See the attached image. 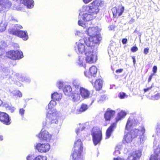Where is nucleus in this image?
Returning <instances> with one entry per match:
<instances>
[{
  "label": "nucleus",
  "mask_w": 160,
  "mask_h": 160,
  "mask_svg": "<svg viewBox=\"0 0 160 160\" xmlns=\"http://www.w3.org/2000/svg\"><path fill=\"white\" fill-rule=\"evenodd\" d=\"M113 160H123V159L119 158H114Z\"/></svg>",
  "instance_id": "nucleus-64"
},
{
  "label": "nucleus",
  "mask_w": 160,
  "mask_h": 160,
  "mask_svg": "<svg viewBox=\"0 0 160 160\" xmlns=\"http://www.w3.org/2000/svg\"><path fill=\"white\" fill-rule=\"evenodd\" d=\"M152 98L153 100H158L160 98V93H157L154 95L152 96Z\"/></svg>",
  "instance_id": "nucleus-39"
},
{
  "label": "nucleus",
  "mask_w": 160,
  "mask_h": 160,
  "mask_svg": "<svg viewBox=\"0 0 160 160\" xmlns=\"http://www.w3.org/2000/svg\"><path fill=\"white\" fill-rule=\"evenodd\" d=\"M124 9L123 6H119L117 8L116 7L113 8L112 12L114 18L118 17L121 16L122 14Z\"/></svg>",
  "instance_id": "nucleus-14"
},
{
  "label": "nucleus",
  "mask_w": 160,
  "mask_h": 160,
  "mask_svg": "<svg viewBox=\"0 0 160 160\" xmlns=\"http://www.w3.org/2000/svg\"><path fill=\"white\" fill-rule=\"evenodd\" d=\"M33 156L31 154L28 155L26 158L27 160H32L33 158Z\"/></svg>",
  "instance_id": "nucleus-48"
},
{
  "label": "nucleus",
  "mask_w": 160,
  "mask_h": 160,
  "mask_svg": "<svg viewBox=\"0 0 160 160\" xmlns=\"http://www.w3.org/2000/svg\"><path fill=\"white\" fill-rule=\"evenodd\" d=\"M83 2L85 3H87L88 2H90L92 0H83Z\"/></svg>",
  "instance_id": "nucleus-62"
},
{
  "label": "nucleus",
  "mask_w": 160,
  "mask_h": 160,
  "mask_svg": "<svg viewBox=\"0 0 160 160\" xmlns=\"http://www.w3.org/2000/svg\"><path fill=\"white\" fill-rule=\"evenodd\" d=\"M35 148L40 152H46L49 150L50 145L48 143H39L36 145Z\"/></svg>",
  "instance_id": "nucleus-12"
},
{
  "label": "nucleus",
  "mask_w": 160,
  "mask_h": 160,
  "mask_svg": "<svg viewBox=\"0 0 160 160\" xmlns=\"http://www.w3.org/2000/svg\"><path fill=\"white\" fill-rule=\"evenodd\" d=\"M126 115V113L123 111H121L120 112L118 113V117L116 119V122H117L118 121L121 120L122 118L125 117Z\"/></svg>",
  "instance_id": "nucleus-31"
},
{
  "label": "nucleus",
  "mask_w": 160,
  "mask_h": 160,
  "mask_svg": "<svg viewBox=\"0 0 160 160\" xmlns=\"http://www.w3.org/2000/svg\"><path fill=\"white\" fill-rule=\"evenodd\" d=\"M122 71H123V69H118L116 71V73H121V72H122Z\"/></svg>",
  "instance_id": "nucleus-60"
},
{
  "label": "nucleus",
  "mask_w": 160,
  "mask_h": 160,
  "mask_svg": "<svg viewBox=\"0 0 160 160\" xmlns=\"http://www.w3.org/2000/svg\"><path fill=\"white\" fill-rule=\"evenodd\" d=\"M76 35H78V36L82 37V38H84L85 39L86 38H84V35L83 34L82 32L80 31H77V32L75 33ZM84 38H83V39Z\"/></svg>",
  "instance_id": "nucleus-42"
},
{
  "label": "nucleus",
  "mask_w": 160,
  "mask_h": 160,
  "mask_svg": "<svg viewBox=\"0 0 160 160\" xmlns=\"http://www.w3.org/2000/svg\"><path fill=\"white\" fill-rule=\"evenodd\" d=\"M57 122L58 120L56 114L54 112L53 113L49 112V113L47 114L46 120L43 122V124L44 125L46 126L47 125L57 123Z\"/></svg>",
  "instance_id": "nucleus-7"
},
{
  "label": "nucleus",
  "mask_w": 160,
  "mask_h": 160,
  "mask_svg": "<svg viewBox=\"0 0 160 160\" xmlns=\"http://www.w3.org/2000/svg\"><path fill=\"white\" fill-rule=\"evenodd\" d=\"M138 129L139 131L138 132V136L140 135L139 139L140 143L143 144L146 139V138L145 137L144 135L145 131V128L143 126H142L140 127Z\"/></svg>",
  "instance_id": "nucleus-19"
},
{
  "label": "nucleus",
  "mask_w": 160,
  "mask_h": 160,
  "mask_svg": "<svg viewBox=\"0 0 160 160\" xmlns=\"http://www.w3.org/2000/svg\"><path fill=\"white\" fill-rule=\"evenodd\" d=\"M74 48L75 50L77 53H82L84 52L85 53V50L87 46L86 47L83 43L76 42Z\"/></svg>",
  "instance_id": "nucleus-16"
},
{
  "label": "nucleus",
  "mask_w": 160,
  "mask_h": 160,
  "mask_svg": "<svg viewBox=\"0 0 160 160\" xmlns=\"http://www.w3.org/2000/svg\"><path fill=\"white\" fill-rule=\"evenodd\" d=\"M18 79L22 82L25 81L27 82H30V79L29 78L23 77L21 75H19L18 77Z\"/></svg>",
  "instance_id": "nucleus-32"
},
{
  "label": "nucleus",
  "mask_w": 160,
  "mask_h": 160,
  "mask_svg": "<svg viewBox=\"0 0 160 160\" xmlns=\"http://www.w3.org/2000/svg\"><path fill=\"white\" fill-rule=\"evenodd\" d=\"M2 67H3L2 65V64L1 65H0V70H2L3 72H5L6 69L4 68H2Z\"/></svg>",
  "instance_id": "nucleus-59"
},
{
  "label": "nucleus",
  "mask_w": 160,
  "mask_h": 160,
  "mask_svg": "<svg viewBox=\"0 0 160 160\" xmlns=\"http://www.w3.org/2000/svg\"><path fill=\"white\" fill-rule=\"evenodd\" d=\"M120 153V151L118 150V148L116 147L115 149V150L113 154L114 155L117 156Z\"/></svg>",
  "instance_id": "nucleus-45"
},
{
  "label": "nucleus",
  "mask_w": 160,
  "mask_h": 160,
  "mask_svg": "<svg viewBox=\"0 0 160 160\" xmlns=\"http://www.w3.org/2000/svg\"><path fill=\"white\" fill-rule=\"evenodd\" d=\"M56 104V102L55 101H51L50 103L48 104V107H46V109L47 110V114L49 113V112L53 113V112H54L55 111L52 110V107L54 106Z\"/></svg>",
  "instance_id": "nucleus-24"
},
{
  "label": "nucleus",
  "mask_w": 160,
  "mask_h": 160,
  "mask_svg": "<svg viewBox=\"0 0 160 160\" xmlns=\"http://www.w3.org/2000/svg\"><path fill=\"white\" fill-rule=\"evenodd\" d=\"M72 88L69 85L65 86L63 88V92L66 95L70 96L72 94Z\"/></svg>",
  "instance_id": "nucleus-27"
},
{
  "label": "nucleus",
  "mask_w": 160,
  "mask_h": 160,
  "mask_svg": "<svg viewBox=\"0 0 160 160\" xmlns=\"http://www.w3.org/2000/svg\"><path fill=\"white\" fill-rule=\"evenodd\" d=\"M142 153V151L138 150L136 151L133 154V156H134L135 159L136 160L137 158H139L141 156Z\"/></svg>",
  "instance_id": "nucleus-30"
},
{
  "label": "nucleus",
  "mask_w": 160,
  "mask_h": 160,
  "mask_svg": "<svg viewBox=\"0 0 160 160\" xmlns=\"http://www.w3.org/2000/svg\"><path fill=\"white\" fill-rule=\"evenodd\" d=\"M38 137L41 141L48 142L50 140L52 136L47 131H43L42 129L40 133L38 134Z\"/></svg>",
  "instance_id": "nucleus-11"
},
{
  "label": "nucleus",
  "mask_w": 160,
  "mask_h": 160,
  "mask_svg": "<svg viewBox=\"0 0 160 160\" xmlns=\"http://www.w3.org/2000/svg\"><path fill=\"white\" fill-rule=\"evenodd\" d=\"M157 67L156 66H154L152 68V71L153 72L154 74L155 73H156L157 71Z\"/></svg>",
  "instance_id": "nucleus-52"
},
{
  "label": "nucleus",
  "mask_w": 160,
  "mask_h": 160,
  "mask_svg": "<svg viewBox=\"0 0 160 160\" xmlns=\"http://www.w3.org/2000/svg\"><path fill=\"white\" fill-rule=\"evenodd\" d=\"M82 149L81 140L78 139L74 143V151L72 154L73 160H84L81 158V156Z\"/></svg>",
  "instance_id": "nucleus-3"
},
{
  "label": "nucleus",
  "mask_w": 160,
  "mask_h": 160,
  "mask_svg": "<svg viewBox=\"0 0 160 160\" xmlns=\"http://www.w3.org/2000/svg\"><path fill=\"white\" fill-rule=\"evenodd\" d=\"M99 32V29L97 27H92L89 28L86 31V33L90 37H92L96 35Z\"/></svg>",
  "instance_id": "nucleus-17"
},
{
  "label": "nucleus",
  "mask_w": 160,
  "mask_h": 160,
  "mask_svg": "<svg viewBox=\"0 0 160 160\" xmlns=\"http://www.w3.org/2000/svg\"><path fill=\"white\" fill-rule=\"evenodd\" d=\"M81 127H82V128L81 129L80 128L79 129L78 128V129L76 130V132L77 135H78L80 132L82 131L83 129H84L85 128V127L83 125H82Z\"/></svg>",
  "instance_id": "nucleus-43"
},
{
  "label": "nucleus",
  "mask_w": 160,
  "mask_h": 160,
  "mask_svg": "<svg viewBox=\"0 0 160 160\" xmlns=\"http://www.w3.org/2000/svg\"><path fill=\"white\" fill-rule=\"evenodd\" d=\"M152 85L150 87L148 88H145L143 90L144 92H146L149 90H150L151 88H152Z\"/></svg>",
  "instance_id": "nucleus-51"
},
{
  "label": "nucleus",
  "mask_w": 160,
  "mask_h": 160,
  "mask_svg": "<svg viewBox=\"0 0 160 160\" xmlns=\"http://www.w3.org/2000/svg\"><path fill=\"white\" fill-rule=\"evenodd\" d=\"M33 160H47V158L46 156L39 155L36 157Z\"/></svg>",
  "instance_id": "nucleus-36"
},
{
  "label": "nucleus",
  "mask_w": 160,
  "mask_h": 160,
  "mask_svg": "<svg viewBox=\"0 0 160 160\" xmlns=\"http://www.w3.org/2000/svg\"><path fill=\"white\" fill-rule=\"evenodd\" d=\"M138 130L136 129H132L130 132L125 135L124 138L127 143H129L131 142L132 138H135L138 136Z\"/></svg>",
  "instance_id": "nucleus-10"
},
{
  "label": "nucleus",
  "mask_w": 160,
  "mask_h": 160,
  "mask_svg": "<svg viewBox=\"0 0 160 160\" xmlns=\"http://www.w3.org/2000/svg\"><path fill=\"white\" fill-rule=\"evenodd\" d=\"M5 17L6 19L9 21H14L15 19L13 18V17L10 14L7 13L5 15Z\"/></svg>",
  "instance_id": "nucleus-38"
},
{
  "label": "nucleus",
  "mask_w": 160,
  "mask_h": 160,
  "mask_svg": "<svg viewBox=\"0 0 160 160\" xmlns=\"http://www.w3.org/2000/svg\"><path fill=\"white\" fill-rule=\"evenodd\" d=\"M97 72V69L95 66L91 67L89 69V73L90 74L91 77H95L96 76Z\"/></svg>",
  "instance_id": "nucleus-28"
},
{
  "label": "nucleus",
  "mask_w": 160,
  "mask_h": 160,
  "mask_svg": "<svg viewBox=\"0 0 160 160\" xmlns=\"http://www.w3.org/2000/svg\"><path fill=\"white\" fill-rule=\"evenodd\" d=\"M72 84L76 88H78L80 87V83L77 80H73L72 82Z\"/></svg>",
  "instance_id": "nucleus-34"
},
{
  "label": "nucleus",
  "mask_w": 160,
  "mask_h": 160,
  "mask_svg": "<svg viewBox=\"0 0 160 160\" xmlns=\"http://www.w3.org/2000/svg\"><path fill=\"white\" fill-rule=\"evenodd\" d=\"M17 1L18 3L23 4L28 8H32L34 6V2L33 0H17Z\"/></svg>",
  "instance_id": "nucleus-20"
},
{
  "label": "nucleus",
  "mask_w": 160,
  "mask_h": 160,
  "mask_svg": "<svg viewBox=\"0 0 160 160\" xmlns=\"http://www.w3.org/2000/svg\"><path fill=\"white\" fill-rule=\"evenodd\" d=\"M11 4L8 0H0V12H3L6 8H10Z\"/></svg>",
  "instance_id": "nucleus-15"
},
{
  "label": "nucleus",
  "mask_w": 160,
  "mask_h": 160,
  "mask_svg": "<svg viewBox=\"0 0 160 160\" xmlns=\"http://www.w3.org/2000/svg\"><path fill=\"white\" fill-rule=\"evenodd\" d=\"M128 160H136L135 159L134 156H130L128 157Z\"/></svg>",
  "instance_id": "nucleus-56"
},
{
  "label": "nucleus",
  "mask_w": 160,
  "mask_h": 160,
  "mask_svg": "<svg viewBox=\"0 0 160 160\" xmlns=\"http://www.w3.org/2000/svg\"><path fill=\"white\" fill-rule=\"evenodd\" d=\"M83 58L82 56H79L77 62L78 65L81 66H83Z\"/></svg>",
  "instance_id": "nucleus-37"
},
{
  "label": "nucleus",
  "mask_w": 160,
  "mask_h": 160,
  "mask_svg": "<svg viewBox=\"0 0 160 160\" xmlns=\"http://www.w3.org/2000/svg\"><path fill=\"white\" fill-rule=\"evenodd\" d=\"M117 122L113 123L108 128L106 132V139L109 138L111 134V133L114 129L116 128Z\"/></svg>",
  "instance_id": "nucleus-22"
},
{
  "label": "nucleus",
  "mask_w": 160,
  "mask_h": 160,
  "mask_svg": "<svg viewBox=\"0 0 160 160\" xmlns=\"http://www.w3.org/2000/svg\"><path fill=\"white\" fill-rule=\"evenodd\" d=\"M0 121L6 125H9L10 123L8 115L6 113L1 112H0Z\"/></svg>",
  "instance_id": "nucleus-18"
},
{
  "label": "nucleus",
  "mask_w": 160,
  "mask_h": 160,
  "mask_svg": "<svg viewBox=\"0 0 160 160\" xmlns=\"http://www.w3.org/2000/svg\"><path fill=\"white\" fill-rule=\"evenodd\" d=\"M156 132L157 133H160V125H158L156 128Z\"/></svg>",
  "instance_id": "nucleus-49"
},
{
  "label": "nucleus",
  "mask_w": 160,
  "mask_h": 160,
  "mask_svg": "<svg viewBox=\"0 0 160 160\" xmlns=\"http://www.w3.org/2000/svg\"><path fill=\"white\" fill-rule=\"evenodd\" d=\"M95 100V99L94 98H92V99L91 100L92 102H91V103L90 104V105H92V104L94 102Z\"/></svg>",
  "instance_id": "nucleus-63"
},
{
  "label": "nucleus",
  "mask_w": 160,
  "mask_h": 160,
  "mask_svg": "<svg viewBox=\"0 0 160 160\" xmlns=\"http://www.w3.org/2000/svg\"><path fill=\"white\" fill-rule=\"evenodd\" d=\"M16 92L17 93V94L13 95V96H18L19 97H22V94L19 91L17 90Z\"/></svg>",
  "instance_id": "nucleus-47"
},
{
  "label": "nucleus",
  "mask_w": 160,
  "mask_h": 160,
  "mask_svg": "<svg viewBox=\"0 0 160 160\" xmlns=\"http://www.w3.org/2000/svg\"><path fill=\"white\" fill-rule=\"evenodd\" d=\"M92 140L95 145L99 143L102 139V132L97 127L93 128L91 132Z\"/></svg>",
  "instance_id": "nucleus-5"
},
{
  "label": "nucleus",
  "mask_w": 160,
  "mask_h": 160,
  "mask_svg": "<svg viewBox=\"0 0 160 160\" xmlns=\"http://www.w3.org/2000/svg\"><path fill=\"white\" fill-rule=\"evenodd\" d=\"M6 25L2 23L0 24V31L2 32L6 29Z\"/></svg>",
  "instance_id": "nucleus-41"
},
{
  "label": "nucleus",
  "mask_w": 160,
  "mask_h": 160,
  "mask_svg": "<svg viewBox=\"0 0 160 160\" xmlns=\"http://www.w3.org/2000/svg\"><path fill=\"white\" fill-rule=\"evenodd\" d=\"M21 5H20L19 6L17 7L16 9L17 10L19 11H22L23 10V8L21 7Z\"/></svg>",
  "instance_id": "nucleus-55"
},
{
  "label": "nucleus",
  "mask_w": 160,
  "mask_h": 160,
  "mask_svg": "<svg viewBox=\"0 0 160 160\" xmlns=\"http://www.w3.org/2000/svg\"><path fill=\"white\" fill-rule=\"evenodd\" d=\"M154 75V73H152L149 76V77L148 78V82H149L151 81V80L152 79V78Z\"/></svg>",
  "instance_id": "nucleus-54"
},
{
  "label": "nucleus",
  "mask_w": 160,
  "mask_h": 160,
  "mask_svg": "<svg viewBox=\"0 0 160 160\" xmlns=\"http://www.w3.org/2000/svg\"><path fill=\"white\" fill-rule=\"evenodd\" d=\"M115 111L108 108L104 114V118L106 120L109 121L115 114Z\"/></svg>",
  "instance_id": "nucleus-21"
},
{
  "label": "nucleus",
  "mask_w": 160,
  "mask_h": 160,
  "mask_svg": "<svg viewBox=\"0 0 160 160\" xmlns=\"http://www.w3.org/2000/svg\"><path fill=\"white\" fill-rule=\"evenodd\" d=\"M109 30H113L114 28V26L113 25H111L108 27Z\"/></svg>",
  "instance_id": "nucleus-58"
},
{
  "label": "nucleus",
  "mask_w": 160,
  "mask_h": 160,
  "mask_svg": "<svg viewBox=\"0 0 160 160\" xmlns=\"http://www.w3.org/2000/svg\"><path fill=\"white\" fill-rule=\"evenodd\" d=\"M57 86L58 87L59 89H62L63 86V82L61 81H59L57 82Z\"/></svg>",
  "instance_id": "nucleus-40"
},
{
  "label": "nucleus",
  "mask_w": 160,
  "mask_h": 160,
  "mask_svg": "<svg viewBox=\"0 0 160 160\" xmlns=\"http://www.w3.org/2000/svg\"><path fill=\"white\" fill-rule=\"evenodd\" d=\"M102 80L98 79H97L94 83V87L96 90L99 91L102 88Z\"/></svg>",
  "instance_id": "nucleus-25"
},
{
  "label": "nucleus",
  "mask_w": 160,
  "mask_h": 160,
  "mask_svg": "<svg viewBox=\"0 0 160 160\" xmlns=\"http://www.w3.org/2000/svg\"><path fill=\"white\" fill-rule=\"evenodd\" d=\"M103 2L101 0H96L88 6L84 5L79 9V19L78 24L84 27V24L82 20L89 21L93 19L99 11V6Z\"/></svg>",
  "instance_id": "nucleus-1"
},
{
  "label": "nucleus",
  "mask_w": 160,
  "mask_h": 160,
  "mask_svg": "<svg viewBox=\"0 0 160 160\" xmlns=\"http://www.w3.org/2000/svg\"><path fill=\"white\" fill-rule=\"evenodd\" d=\"M6 109L10 110L11 112H13L14 111V107H11L9 105L6 104L5 106Z\"/></svg>",
  "instance_id": "nucleus-35"
},
{
  "label": "nucleus",
  "mask_w": 160,
  "mask_h": 160,
  "mask_svg": "<svg viewBox=\"0 0 160 160\" xmlns=\"http://www.w3.org/2000/svg\"><path fill=\"white\" fill-rule=\"evenodd\" d=\"M132 58L133 59V62L134 64H135L136 63V60L135 57L134 56L132 57Z\"/></svg>",
  "instance_id": "nucleus-61"
},
{
  "label": "nucleus",
  "mask_w": 160,
  "mask_h": 160,
  "mask_svg": "<svg viewBox=\"0 0 160 160\" xmlns=\"http://www.w3.org/2000/svg\"><path fill=\"white\" fill-rule=\"evenodd\" d=\"M154 154L151 156L149 160H160V145L154 140L153 142Z\"/></svg>",
  "instance_id": "nucleus-6"
},
{
  "label": "nucleus",
  "mask_w": 160,
  "mask_h": 160,
  "mask_svg": "<svg viewBox=\"0 0 160 160\" xmlns=\"http://www.w3.org/2000/svg\"><path fill=\"white\" fill-rule=\"evenodd\" d=\"M127 42V39L126 38H123L122 40V42L123 44H125Z\"/></svg>",
  "instance_id": "nucleus-57"
},
{
  "label": "nucleus",
  "mask_w": 160,
  "mask_h": 160,
  "mask_svg": "<svg viewBox=\"0 0 160 160\" xmlns=\"http://www.w3.org/2000/svg\"><path fill=\"white\" fill-rule=\"evenodd\" d=\"M62 98V95L57 92H55L51 95V98L52 101H59Z\"/></svg>",
  "instance_id": "nucleus-26"
},
{
  "label": "nucleus",
  "mask_w": 160,
  "mask_h": 160,
  "mask_svg": "<svg viewBox=\"0 0 160 160\" xmlns=\"http://www.w3.org/2000/svg\"><path fill=\"white\" fill-rule=\"evenodd\" d=\"M84 43L87 46L92 47L93 48H95L94 46V44H99L101 40L100 35L98 33L96 35L89 37L88 38H86L85 39L84 38Z\"/></svg>",
  "instance_id": "nucleus-4"
},
{
  "label": "nucleus",
  "mask_w": 160,
  "mask_h": 160,
  "mask_svg": "<svg viewBox=\"0 0 160 160\" xmlns=\"http://www.w3.org/2000/svg\"><path fill=\"white\" fill-rule=\"evenodd\" d=\"M149 50V49L148 48H145L144 50V53L145 54H147Z\"/></svg>",
  "instance_id": "nucleus-53"
},
{
  "label": "nucleus",
  "mask_w": 160,
  "mask_h": 160,
  "mask_svg": "<svg viewBox=\"0 0 160 160\" xmlns=\"http://www.w3.org/2000/svg\"><path fill=\"white\" fill-rule=\"evenodd\" d=\"M138 48L136 46L133 47L131 49V50L132 52H134L137 51Z\"/></svg>",
  "instance_id": "nucleus-50"
},
{
  "label": "nucleus",
  "mask_w": 160,
  "mask_h": 160,
  "mask_svg": "<svg viewBox=\"0 0 160 160\" xmlns=\"http://www.w3.org/2000/svg\"><path fill=\"white\" fill-rule=\"evenodd\" d=\"M25 110L23 108H21L19 111V112L20 114L21 115L22 117H23V115L25 112Z\"/></svg>",
  "instance_id": "nucleus-46"
},
{
  "label": "nucleus",
  "mask_w": 160,
  "mask_h": 160,
  "mask_svg": "<svg viewBox=\"0 0 160 160\" xmlns=\"http://www.w3.org/2000/svg\"><path fill=\"white\" fill-rule=\"evenodd\" d=\"M79 91L80 95L82 98L84 99L88 98L89 97L90 93L89 92L83 87H80Z\"/></svg>",
  "instance_id": "nucleus-23"
},
{
  "label": "nucleus",
  "mask_w": 160,
  "mask_h": 160,
  "mask_svg": "<svg viewBox=\"0 0 160 160\" xmlns=\"http://www.w3.org/2000/svg\"><path fill=\"white\" fill-rule=\"evenodd\" d=\"M72 98V100L74 102L78 101L80 98V95L79 93H76L75 92L73 94L72 93L70 96Z\"/></svg>",
  "instance_id": "nucleus-29"
},
{
  "label": "nucleus",
  "mask_w": 160,
  "mask_h": 160,
  "mask_svg": "<svg viewBox=\"0 0 160 160\" xmlns=\"http://www.w3.org/2000/svg\"><path fill=\"white\" fill-rule=\"evenodd\" d=\"M126 96V93L124 92H120L118 95L119 97L121 99H123L124 98L125 96Z\"/></svg>",
  "instance_id": "nucleus-44"
},
{
  "label": "nucleus",
  "mask_w": 160,
  "mask_h": 160,
  "mask_svg": "<svg viewBox=\"0 0 160 160\" xmlns=\"http://www.w3.org/2000/svg\"><path fill=\"white\" fill-rule=\"evenodd\" d=\"M97 48H95L87 46L85 53L87 62L92 63L95 62L97 60Z\"/></svg>",
  "instance_id": "nucleus-2"
},
{
  "label": "nucleus",
  "mask_w": 160,
  "mask_h": 160,
  "mask_svg": "<svg viewBox=\"0 0 160 160\" xmlns=\"http://www.w3.org/2000/svg\"><path fill=\"white\" fill-rule=\"evenodd\" d=\"M7 55L8 58L13 60L19 59L23 57L22 52L18 50L9 51Z\"/></svg>",
  "instance_id": "nucleus-9"
},
{
  "label": "nucleus",
  "mask_w": 160,
  "mask_h": 160,
  "mask_svg": "<svg viewBox=\"0 0 160 160\" xmlns=\"http://www.w3.org/2000/svg\"><path fill=\"white\" fill-rule=\"evenodd\" d=\"M88 107L86 104H82L79 110V112L78 114L81 113L82 112L85 111L88 109Z\"/></svg>",
  "instance_id": "nucleus-33"
},
{
  "label": "nucleus",
  "mask_w": 160,
  "mask_h": 160,
  "mask_svg": "<svg viewBox=\"0 0 160 160\" xmlns=\"http://www.w3.org/2000/svg\"><path fill=\"white\" fill-rule=\"evenodd\" d=\"M138 123V120L132 116L128 119L125 127L128 130H130L132 127L137 125Z\"/></svg>",
  "instance_id": "nucleus-13"
},
{
  "label": "nucleus",
  "mask_w": 160,
  "mask_h": 160,
  "mask_svg": "<svg viewBox=\"0 0 160 160\" xmlns=\"http://www.w3.org/2000/svg\"><path fill=\"white\" fill-rule=\"evenodd\" d=\"M15 28L17 30L14 31L12 34L22 38L24 40H27L28 38L27 31L18 29L19 28H22V27L19 25H16Z\"/></svg>",
  "instance_id": "nucleus-8"
}]
</instances>
